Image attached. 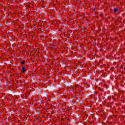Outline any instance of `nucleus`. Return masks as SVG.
<instances>
[{
  "instance_id": "nucleus-1",
  "label": "nucleus",
  "mask_w": 125,
  "mask_h": 125,
  "mask_svg": "<svg viewBox=\"0 0 125 125\" xmlns=\"http://www.w3.org/2000/svg\"><path fill=\"white\" fill-rule=\"evenodd\" d=\"M25 72H26V69L25 68V67L22 66L21 73H24Z\"/></svg>"
},
{
  "instance_id": "nucleus-2",
  "label": "nucleus",
  "mask_w": 125,
  "mask_h": 125,
  "mask_svg": "<svg viewBox=\"0 0 125 125\" xmlns=\"http://www.w3.org/2000/svg\"><path fill=\"white\" fill-rule=\"evenodd\" d=\"M21 65H24V64H25V61H21Z\"/></svg>"
},
{
  "instance_id": "nucleus-3",
  "label": "nucleus",
  "mask_w": 125,
  "mask_h": 125,
  "mask_svg": "<svg viewBox=\"0 0 125 125\" xmlns=\"http://www.w3.org/2000/svg\"><path fill=\"white\" fill-rule=\"evenodd\" d=\"M117 11H118V9H117V8H115L114 9V12H117Z\"/></svg>"
}]
</instances>
